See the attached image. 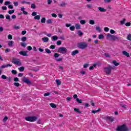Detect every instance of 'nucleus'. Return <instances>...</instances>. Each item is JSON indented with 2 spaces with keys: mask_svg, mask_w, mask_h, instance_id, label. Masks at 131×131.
Segmentation results:
<instances>
[{
  "mask_svg": "<svg viewBox=\"0 0 131 131\" xmlns=\"http://www.w3.org/2000/svg\"><path fill=\"white\" fill-rule=\"evenodd\" d=\"M14 42L13 41H8V46L10 48H12L14 46Z\"/></svg>",
  "mask_w": 131,
  "mask_h": 131,
  "instance_id": "obj_11",
  "label": "nucleus"
},
{
  "mask_svg": "<svg viewBox=\"0 0 131 131\" xmlns=\"http://www.w3.org/2000/svg\"><path fill=\"white\" fill-rule=\"evenodd\" d=\"M26 33H27V31H26V30H24L21 32L22 35H25Z\"/></svg>",
  "mask_w": 131,
  "mask_h": 131,
  "instance_id": "obj_51",
  "label": "nucleus"
},
{
  "mask_svg": "<svg viewBox=\"0 0 131 131\" xmlns=\"http://www.w3.org/2000/svg\"><path fill=\"white\" fill-rule=\"evenodd\" d=\"M98 38L99 39H104V35L102 34H99L98 36Z\"/></svg>",
  "mask_w": 131,
  "mask_h": 131,
  "instance_id": "obj_19",
  "label": "nucleus"
},
{
  "mask_svg": "<svg viewBox=\"0 0 131 131\" xmlns=\"http://www.w3.org/2000/svg\"><path fill=\"white\" fill-rule=\"evenodd\" d=\"M112 36H113V35L107 34L106 35V39H112Z\"/></svg>",
  "mask_w": 131,
  "mask_h": 131,
  "instance_id": "obj_13",
  "label": "nucleus"
},
{
  "mask_svg": "<svg viewBox=\"0 0 131 131\" xmlns=\"http://www.w3.org/2000/svg\"><path fill=\"white\" fill-rule=\"evenodd\" d=\"M23 81L25 82V83H27V84H30V83H31V82L26 77H23Z\"/></svg>",
  "mask_w": 131,
  "mask_h": 131,
  "instance_id": "obj_7",
  "label": "nucleus"
},
{
  "mask_svg": "<svg viewBox=\"0 0 131 131\" xmlns=\"http://www.w3.org/2000/svg\"><path fill=\"white\" fill-rule=\"evenodd\" d=\"M14 81L17 82V81H19V79L17 77H15L13 79Z\"/></svg>",
  "mask_w": 131,
  "mask_h": 131,
  "instance_id": "obj_61",
  "label": "nucleus"
},
{
  "mask_svg": "<svg viewBox=\"0 0 131 131\" xmlns=\"http://www.w3.org/2000/svg\"><path fill=\"white\" fill-rule=\"evenodd\" d=\"M36 119H37V117L34 116H28L25 118L27 121H30L31 122H34L36 121Z\"/></svg>",
  "mask_w": 131,
  "mask_h": 131,
  "instance_id": "obj_2",
  "label": "nucleus"
},
{
  "mask_svg": "<svg viewBox=\"0 0 131 131\" xmlns=\"http://www.w3.org/2000/svg\"><path fill=\"white\" fill-rule=\"evenodd\" d=\"M110 33H111V34H114V33H115V31H114V30L111 29L110 31Z\"/></svg>",
  "mask_w": 131,
  "mask_h": 131,
  "instance_id": "obj_57",
  "label": "nucleus"
},
{
  "mask_svg": "<svg viewBox=\"0 0 131 131\" xmlns=\"http://www.w3.org/2000/svg\"><path fill=\"white\" fill-rule=\"evenodd\" d=\"M75 28L77 30L80 29V24H76L75 25Z\"/></svg>",
  "mask_w": 131,
  "mask_h": 131,
  "instance_id": "obj_20",
  "label": "nucleus"
},
{
  "mask_svg": "<svg viewBox=\"0 0 131 131\" xmlns=\"http://www.w3.org/2000/svg\"><path fill=\"white\" fill-rule=\"evenodd\" d=\"M56 82L57 85H61V81H60V80H59V79H56Z\"/></svg>",
  "mask_w": 131,
  "mask_h": 131,
  "instance_id": "obj_26",
  "label": "nucleus"
},
{
  "mask_svg": "<svg viewBox=\"0 0 131 131\" xmlns=\"http://www.w3.org/2000/svg\"><path fill=\"white\" fill-rule=\"evenodd\" d=\"M6 19H7V20H11V16H10V15H7L6 16Z\"/></svg>",
  "mask_w": 131,
  "mask_h": 131,
  "instance_id": "obj_48",
  "label": "nucleus"
},
{
  "mask_svg": "<svg viewBox=\"0 0 131 131\" xmlns=\"http://www.w3.org/2000/svg\"><path fill=\"white\" fill-rule=\"evenodd\" d=\"M34 19L35 20H39L40 19V15H36L34 17Z\"/></svg>",
  "mask_w": 131,
  "mask_h": 131,
  "instance_id": "obj_25",
  "label": "nucleus"
},
{
  "mask_svg": "<svg viewBox=\"0 0 131 131\" xmlns=\"http://www.w3.org/2000/svg\"><path fill=\"white\" fill-rule=\"evenodd\" d=\"M70 30L71 31H74L75 30V27L74 26H72L70 27Z\"/></svg>",
  "mask_w": 131,
  "mask_h": 131,
  "instance_id": "obj_22",
  "label": "nucleus"
},
{
  "mask_svg": "<svg viewBox=\"0 0 131 131\" xmlns=\"http://www.w3.org/2000/svg\"><path fill=\"white\" fill-rule=\"evenodd\" d=\"M54 57L55 58V59L58 58V57H60V54L58 53H55L54 54Z\"/></svg>",
  "mask_w": 131,
  "mask_h": 131,
  "instance_id": "obj_27",
  "label": "nucleus"
},
{
  "mask_svg": "<svg viewBox=\"0 0 131 131\" xmlns=\"http://www.w3.org/2000/svg\"><path fill=\"white\" fill-rule=\"evenodd\" d=\"M7 67H12V64H3L0 67V68L1 69H5V68H7Z\"/></svg>",
  "mask_w": 131,
  "mask_h": 131,
  "instance_id": "obj_8",
  "label": "nucleus"
},
{
  "mask_svg": "<svg viewBox=\"0 0 131 131\" xmlns=\"http://www.w3.org/2000/svg\"><path fill=\"white\" fill-rule=\"evenodd\" d=\"M42 40L43 42H48L49 41V38L48 37H43L42 38Z\"/></svg>",
  "mask_w": 131,
  "mask_h": 131,
  "instance_id": "obj_15",
  "label": "nucleus"
},
{
  "mask_svg": "<svg viewBox=\"0 0 131 131\" xmlns=\"http://www.w3.org/2000/svg\"><path fill=\"white\" fill-rule=\"evenodd\" d=\"M78 35H79V36H82L83 35V33H82V32H81V31H78Z\"/></svg>",
  "mask_w": 131,
  "mask_h": 131,
  "instance_id": "obj_28",
  "label": "nucleus"
},
{
  "mask_svg": "<svg viewBox=\"0 0 131 131\" xmlns=\"http://www.w3.org/2000/svg\"><path fill=\"white\" fill-rule=\"evenodd\" d=\"M27 50L28 51H31V50H32V47H31V46H28L27 47Z\"/></svg>",
  "mask_w": 131,
  "mask_h": 131,
  "instance_id": "obj_62",
  "label": "nucleus"
},
{
  "mask_svg": "<svg viewBox=\"0 0 131 131\" xmlns=\"http://www.w3.org/2000/svg\"><path fill=\"white\" fill-rule=\"evenodd\" d=\"M61 43L62 42H61V40H58L56 42V45H57V46H60Z\"/></svg>",
  "mask_w": 131,
  "mask_h": 131,
  "instance_id": "obj_54",
  "label": "nucleus"
},
{
  "mask_svg": "<svg viewBox=\"0 0 131 131\" xmlns=\"http://www.w3.org/2000/svg\"><path fill=\"white\" fill-rule=\"evenodd\" d=\"M80 24H82V25H84V24H85V20H81L80 21Z\"/></svg>",
  "mask_w": 131,
  "mask_h": 131,
  "instance_id": "obj_42",
  "label": "nucleus"
},
{
  "mask_svg": "<svg viewBox=\"0 0 131 131\" xmlns=\"http://www.w3.org/2000/svg\"><path fill=\"white\" fill-rule=\"evenodd\" d=\"M122 54L124 56H126V57H129V54L125 51H122Z\"/></svg>",
  "mask_w": 131,
  "mask_h": 131,
  "instance_id": "obj_14",
  "label": "nucleus"
},
{
  "mask_svg": "<svg viewBox=\"0 0 131 131\" xmlns=\"http://www.w3.org/2000/svg\"><path fill=\"white\" fill-rule=\"evenodd\" d=\"M47 23H48V24H51V23H53V20H52L51 19H49L47 20Z\"/></svg>",
  "mask_w": 131,
  "mask_h": 131,
  "instance_id": "obj_31",
  "label": "nucleus"
},
{
  "mask_svg": "<svg viewBox=\"0 0 131 131\" xmlns=\"http://www.w3.org/2000/svg\"><path fill=\"white\" fill-rule=\"evenodd\" d=\"M98 10L100 12H106V9L101 7H98Z\"/></svg>",
  "mask_w": 131,
  "mask_h": 131,
  "instance_id": "obj_16",
  "label": "nucleus"
},
{
  "mask_svg": "<svg viewBox=\"0 0 131 131\" xmlns=\"http://www.w3.org/2000/svg\"><path fill=\"white\" fill-rule=\"evenodd\" d=\"M112 69H114V67L110 66L109 67H106L104 68V72L106 74L109 75L111 73V71Z\"/></svg>",
  "mask_w": 131,
  "mask_h": 131,
  "instance_id": "obj_3",
  "label": "nucleus"
},
{
  "mask_svg": "<svg viewBox=\"0 0 131 131\" xmlns=\"http://www.w3.org/2000/svg\"><path fill=\"white\" fill-rule=\"evenodd\" d=\"M10 4H11V2L10 1H6L5 2L4 5L5 6H8V5H10Z\"/></svg>",
  "mask_w": 131,
  "mask_h": 131,
  "instance_id": "obj_44",
  "label": "nucleus"
},
{
  "mask_svg": "<svg viewBox=\"0 0 131 131\" xmlns=\"http://www.w3.org/2000/svg\"><path fill=\"white\" fill-rule=\"evenodd\" d=\"M41 23H46V18L42 17L41 19Z\"/></svg>",
  "mask_w": 131,
  "mask_h": 131,
  "instance_id": "obj_41",
  "label": "nucleus"
},
{
  "mask_svg": "<svg viewBox=\"0 0 131 131\" xmlns=\"http://www.w3.org/2000/svg\"><path fill=\"white\" fill-rule=\"evenodd\" d=\"M100 112V110H96V111H95V110H93L92 111V113H94V114H96V113H97V112Z\"/></svg>",
  "mask_w": 131,
  "mask_h": 131,
  "instance_id": "obj_49",
  "label": "nucleus"
},
{
  "mask_svg": "<svg viewBox=\"0 0 131 131\" xmlns=\"http://www.w3.org/2000/svg\"><path fill=\"white\" fill-rule=\"evenodd\" d=\"M11 73H12V74H16L17 71L16 70H13L11 71Z\"/></svg>",
  "mask_w": 131,
  "mask_h": 131,
  "instance_id": "obj_52",
  "label": "nucleus"
},
{
  "mask_svg": "<svg viewBox=\"0 0 131 131\" xmlns=\"http://www.w3.org/2000/svg\"><path fill=\"white\" fill-rule=\"evenodd\" d=\"M74 110L76 112H77V113H80V114L81 113V112L80 111H79V109H78V108H74Z\"/></svg>",
  "mask_w": 131,
  "mask_h": 131,
  "instance_id": "obj_38",
  "label": "nucleus"
},
{
  "mask_svg": "<svg viewBox=\"0 0 131 131\" xmlns=\"http://www.w3.org/2000/svg\"><path fill=\"white\" fill-rule=\"evenodd\" d=\"M31 8L32 9H35V8H36V6L34 4H31Z\"/></svg>",
  "mask_w": 131,
  "mask_h": 131,
  "instance_id": "obj_45",
  "label": "nucleus"
},
{
  "mask_svg": "<svg viewBox=\"0 0 131 131\" xmlns=\"http://www.w3.org/2000/svg\"><path fill=\"white\" fill-rule=\"evenodd\" d=\"M104 56L106 57V58H110V55L109 53H105Z\"/></svg>",
  "mask_w": 131,
  "mask_h": 131,
  "instance_id": "obj_46",
  "label": "nucleus"
},
{
  "mask_svg": "<svg viewBox=\"0 0 131 131\" xmlns=\"http://www.w3.org/2000/svg\"><path fill=\"white\" fill-rule=\"evenodd\" d=\"M96 30H97V31H98V32H102V29H101V28H100V27H97L96 28Z\"/></svg>",
  "mask_w": 131,
  "mask_h": 131,
  "instance_id": "obj_24",
  "label": "nucleus"
},
{
  "mask_svg": "<svg viewBox=\"0 0 131 131\" xmlns=\"http://www.w3.org/2000/svg\"><path fill=\"white\" fill-rule=\"evenodd\" d=\"M113 63L115 65V66H118V65H119V63L117 62L116 60H114L113 61Z\"/></svg>",
  "mask_w": 131,
  "mask_h": 131,
  "instance_id": "obj_30",
  "label": "nucleus"
},
{
  "mask_svg": "<svg viewBox=\"0 0 131 131\" xmlns=\"http://www.w3.org/2000/svg\"><path fill=\"white\" fill-rule=\"evenodd\" d=\"M7 37L8 39H12V38H13V37H12V35H8Z\"/></svg>",
  "mask_w": 131,
  "mask_h": 131,
  "instance_id": "obj_60",
  "label": "nucleus"
},
{
  "mask_svg": "<svg viewBox=\"0 0 131 131\" xmlns=\"http://www.w3.org/2000/svg\"><path fill=\"white\" fill-rule=\"evenodd\" d=\"M105 119H106L107 121H111V122H113V121H114V118L109 116H106Z\"/></svg>",
  "mask_w": 131,
  "mask_h": 131,
  "instance_id": "obj_9",
  "label": "nucleus"
},
{
  "mask_svg": "<svg viewBox=\"0 0 131 131\" xmlns=\"http://www.w3.org/2000/svg\"><path fill=\"white\" fill-rule=\"evenodd\" d=\"M117 131H127L128 129L127 128L125 125L123 124L118 126L116 129Z\"/></svg>",
  "mask_w": 131,
  "mask_h": 131,
  "instance_id": "obj_4",
  "label": "nucleus"
},
{
  "mask_svg": "<svg viewBox=\"0 0 131 131\" xmlns=\"http://www.w3.org/2000/svg\"><path fill=\"white\" fill-rule=\"evenodd\" d=\"M13 84L15 86H17V88H18V86H20V83L18 82H14Z\"/></svg>",
  "mask_w": 131,
  "mask_h": 131,
  "instance_id": "obj_35",
  "label": "nucleus"
},
{
  "mask_svg": "<svg viewBox=\"0 0 131 131\" xmlns=\"http://www.w3.org/2000/svg\"><path fill=\"white\" fill-rule=\"evenodd\" d=\"M13 28H14V29H15L16 30H18V29H20V28H21L19 26L14 25V26H13Z\"/></svg>",
  "mask_w": 131,
  "mask_h": 131,
  "instance_id": "obj_21",
  "label": "nucleus"
},
{
  "mask_svg": "<svg viewBox=\"0 0 131 131\" xmlns=\"http://www.w3.org/2000/svg\"><path fill=\"white\" fill-rule=\"evenodd\" d=\"M12 62L15 65H17V66H21V65H22V63L19 59L13 58L12 59Z\"/></svg>",
  "mask_w": 131,
  "mask_h": 131,
  "instance_id": "obj_5",
  "label": "nucleus"
},
{
  "mask_svg": "<svg viewBox=\"0 0 131 131\" xmlns=\"http://www.w3.org/2000/svg\"><path fill=\"white\" fill-rule=\"evenodd\" d=\"M51 16L53 17V18H57V14L55 13L51 14Z\"/></svg>",
  "mask_w": 131,
  "mask_h": 131,
  "instance_id": "obj_55",
  "label": "nucleus"
},
{
  "mask_svg": "<svg viewBox=\"0 0 131 131\" xmlns=\"http://www.w3.org/2000/svg\"><path fill=\"white\" fill-rule=\"evenodd\" d=\"M78 53H79V51L78 50H75L72 52L71 55L72 56H75V55H77Z\"/></svg>",
  "mask_w": 131,
  "mask_h": 131,
  "instance_id": "obj_12",
  "label": "nucleus"
},
{
  "mask_svg": "<svg viewBox=\"0 0 131 131\" xmlns=\"http://www.w3.org/2000/svg\"><path fill=\"white\" fill-rule=\"evenodd\" d=\"M21 4H27V5H30V2H27L26 1H21Z\"/></svg>",
  "mask_w": 131,
  "mask_h": 131,
  "instance_id": "obj_37",
  "label": "nucleus"
},
{
  "mask_svg": "<svg viewBox=\"0 0 131 131\" xmlns=\"http://www.w3.org/2000/svg\"><path fill=\"white\" fill-rule=\"evenodd\" d=\"M12 81V77H9L7 78V81L9 82H11Z\"/></svg>",
  "mask_w": 131,
  "mask_h": 131,
  "instance_id": "obj_59",
  "label": "nucleus"
},
{
  "mask_svg": "<svg viewBox=\"0 0 131 131\" xmlns=\"http://www.w3.org/2000/svg\"><path fill=\"white\" fill-rule=\"evenodd\" d=\"M45 51L46 52V53H47V54H51V50H50V49L47 48L45 49Z\"/></svg>",
  "mask_w": 131,
  "mask_h": 131,
  "instance_id": "obj_39",
  "label": "nucleus"
},
{
  "mask_svg": "<svg viewBox=\"0 0 131 131\" xmlns=\"http://www.w3.org/2000/svg\"><path fill=\"white\" fill-rule=\"evenodd\" d=\"M66 5H67L65 2H62L60 5V7H65L66 6Z\"/></svg>",
  "mask_w": 131,
  "mask_h": 131,
  "instance_id": "obj_34",
  "label": "nucleus"
},
{
  "mask_svg": "<svg viewBox=\"0 0 131 131\" xmlns=\"http://www.w3.org/2000/svg\"><path fill=\"white\" fill-rule=\"evenodd\" d=\"M76 101H77V102L79 103V104H81V103H82L81 100V99H79L78 98L76 99Z\"/></svg>",
  "mask_w": 131,
  "mask_h": 131,
  "instance_id": "obj_50",
  "label": "nucleus"
},
{
  "mask_svg": "<svg viewBox=\"0 0 131 131\" xmlns=\"http://www.w3.org/2000/svg\"><path fill=\"white\" fill-rule=\"evenodd\" d=\"M50 105L52 108H57V105H56V104L55 103H51L50 104Z\"/></svg>",
  "mask_w": 131,
  "mask_h": 131,
  "instance_id": "obj_18",
  "label": "nucleus"
},
{
  "mask_svg": "<svg viewBox=\"0 0 131 131\" xmlns=\"http://www.w3.org/2000/svg\"><path fill=\"white\" fill-rule=\"evenodd\" d=\"M62 60H63V58H59L58 59H56V61H57V62H61V61H62Z\"/></svg>",
  "mask_w": 131,
  "mask_h": 131,
  "instance_id": "obj_56",
  "label": "nucleus"
},
{
  "mask_svg": "<svg viewBox=\"0 0 131 131\" xmlns=\"http://www.w3.org/2000/svg\"><path fill=\"white\" fill-rule=\"evenodd\" d=\"M78 47L81 50H84V49L88 47V43L85 42H81L78 44Z\"/></svg>",
  "mask_w": 131,
  "mask_h": 131,
  "instance_id": "obj_1",
  "label": "nucleus"
},
{
  "mask_svg": "<svg viewBox=\"0 0 131 131\" xmlns=\"http://www.w3.org/2000/svg\"><path fill=\"white\" fill-rule=\"evenodd\" d=\"M58 51L60 54H66L67 53V49L65 47H59Z\"/></svg>",
  "mask_w": 131,
  "mask_h": 131,
  "instance_id": "obj_6",
  "label": "nucleus"
},
{
  "mask_svg": "<svg viewBox=\"0 0 131 131\" xmlns=\"http://www.w3.org/2000/svg\"><path fill=\"white\" fill-rule=\"evenodd\" d=\"M125 22V18H123L122 20L120 21V24H121V25H123Z\"/></svg>",
  "mask_w": 131,
  "mask_h": 131,
  "instance_id": "obj_40",
  "label": "nucleus"
},
{
  "mask_svg": "<svg viewBox=\"0 0 131 131\" xmlns=\"http://www.w3.org/2000/svg\"><path fill=\"white\" fill-rule=\"evenodd\" d=\"M53 3V0H48V5H51Z\"/></svg>",
  "mask_w": 131,
  "mask_h": 131,
  "instance_id": "obj_63",
  "label": "nucleus"
},
{
  "mask_svg": "<svg viewBox=\"0 0 131 131\" xmlns=\"http://www.w3.org/2000/svg\"><path fill=\"white\" fill-rule=\"evenodd\" d=\"M19 55H21V56H28L27 55V51H21L19 52Z\"/></svg>",
  "mask_w": 131,
  "mask_h": 131,
  "instance_id": "obj_10",
  "label": "nucleus"
},
{
  "mask_svg": "<svg viewBox=\"0 0 131 131\" xmlns=\"http://www.w3.org/2000/svg\"><path fill=\"white\" fill-rule=\"evenodd\" d=\"M27 39V38L26 37H23L21 38L22 41H26Z\"/></svg>",
  "mask_w": 131,
  "mask_h": 131,
  "instance_id": "obj_47",
  "label": "nucleus"
},
{
  "mask_svg": "<svg viewBox=\"0 0 131 131\" xmlns=\"http://www.w3.org/2000/svg\"><path fill=\"white\" fill-rule=\"evenodd\" d=\"M51 95V93H47L44 94V97H48V96H50Z\"/></svg>",
  "mask_w": 131,
  "mask_h": 131,
  "instance_id": "obj_53",
  "label": "nucleus"
},
{
  "mask_svg": "<svg viewBox=\"0 0 131 131\" xmlns=\"http://www.w3.org/2000/svg\"><path fill=\"white\" fill-rule=\"evenodd\" d=\"M112 40H118V37H117L115 35H113V36H112Z\"/></svg>",
  "mask_w": 131,
  "mask_h": 131,
  "instance_id": "obj_17",
  "label": "nucleus"
},
{
  "mask_svg": "<svg viewBox=\"0 0 131 131\" xmlns=\"http://www.w3.org/2000/svg\"><path fill=\"white\" fill-rule=\"evenodd\" d=\"M57 39H58V36H52V40H57Z\"/></svg>",
  "mask_w": 131,
  "mask_h": 131,
  "instance_id": "obj_33",
  "label": "nucleus"
},
{
  "mask_svg": "<svg viewBox=\"0 0 131 131\" xmlns=\"http://www.w3.org/2000/svg\"><path fill=\"white\" fill-rule=\"evenodd\" d=\"M24 67H21L20 68H18V70L19 71H20V72H23V71H24Z\"/></svg>",
  "mask_w": 131,
  "mask_h": 131,
  "instance_id": "obj_23",
  "label": "nucleus"
},
{
  "mask_svg": "<svg viewBox=\"0 0 131 131\" xmlns=\"http://www.w3.org/2000/svg\"><path fill=\"white\" fill-rule=\"evenodd\" d=\"M1 78H2V79H7V76L3 75L1 76Z\"/></svg>",
  "mask_w": 131,
  "mask_h": 131,
  "instance_id": "obj_43",
  "label": "nucleus"
},
{
  "mask_svg": "<svg viewBox=\"0 0 131 131\" xmlns=\"http://www.w3.org/2000/svg\"><path fill=\"white\" fill-rule=\"evenodd\" d=\"M127 39L128 40L131 41V34H129L127 36Z\"/></svg>",
  "mask_w": 131,
  "mask_h": 131,
  "instance_id": "obj_29",
  "label": "nucleus"
},
{
  "mask_svg": "<svg viewBox=\"0 0 131 131\" xmlns=\"http://www.w3.org/2000/svg\"><path fill=\"white\" fill-rule=\"evenodd\" d=\"M36 14H37L36 12L34 11L32 13V16H36Z\"/></svg>",
  "mask_w": 131,
  "mask_h": 131,
  "instance_id": "obj_64",
  "label": "nucleus"
},
{
  "mask_svg": "<svg viewBox=\"0 0 131 131\" xmlns=\"http://www.w3.org/2000/svg\"><path fill=\"white\" fill-rule=\"evenodd\" d=\"M89 23L90 24H91V25H94V24H95V21L94 20L91 19L89 21Z\"/></svg>",
  "mask_w": 131,
  "mask_h": 131,
  "instance_id": "obj_32",
  "label": "nucleus"
},
{
  "mask_svg": "<svg viewBox=\"0 0 131 131\" xmlns=\"http://www.w3.org/2000/svg\"><path fill=\"white\" fill-rule=\"evenodd\" d=\"M13 13H15V10H9L8 11V14H9L10 15H11V14H13Z\"/></svg>",
  "mask_w": 131,
  "mask_h": 131,
  "instance_id": "obj_36",
  "label": "nucleus"
},
{
  "mask_svg": "<svg viewBox=\"0 0 131 131\" xmlns=\"http://www.w3.org/2000/svg\"><path fill=\"white\" fill-rule=\"evenodd\" d=\"M104 31H105V32H108V31H109V28L105 27L104 28Z\"/></svg>",
  "mask_w": 131,
  "mask_h": 131,
  "instance_id": "obj_58",
  "label": "nucleus"
}]
</instances>
